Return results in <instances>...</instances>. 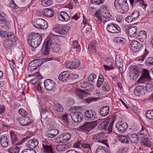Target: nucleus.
Segmentation results:
<instances>
[{
	"label": "nucleus",
	"mask_w": 153,
	"mask_h": 153,
	"mask_svg": "<svg viewBox=\"0 0 153 153\" xmlns=\"http://www.w3.org/2000/svg\"><path fill=\"white\" fill-rule=\"evenodd\" d=\"M41 35L37 33H32L27 37V41L33 51L37 48L40 44L42 40Z\"/></svg>",
	"instance_id": "f257e3e1"
},
{
	"label": "nucleus",
	"mask_w": 153,
	"mask_h": 153,
	"mask_svg": "<svg viewBox=\"0 0 153 153\" xmlns=\"http://www.w3.org/2000/svg\"><path fill=\"white\" fill-rule=\"evenodd\" d=\"M114 5L115 9L121 13H126L129 9L128 5L126 0H115Z\"/></svg>",
	"instance_id": "f03ea898"
},
{
	"label": "nucleus",
	"mask_w": 153,
	"mask_h": 153,
	"mask_svg": "<svg viewBox=\"0 0 153 153\" xmlns=\"http://www.w3.org/2000/svg\"><path fill=\"white\" fill-rule=\"evenodd\" d=\"M32 24L36 28L42 30L46 29L48 26L47 22L44 19L40 18L34 19Z\"/></svg>",
	"instance_id": "7ed1b4c3"
},
{
	"label": "nucleus",
	"mask_w": 153,
	"mask_h": 153,
	"mask_svg": "<svg viewBox=\"0 0 153 153\" xmlns=\"http://www.w3.org/2000/svg\"><path fill=\"white\" fill-rule=\"evenodd\" d=\"M94 15L95 17L97 19V20L100 24L103 22V24H104L107 20H105L103 18L108 19L111 16V15L108 13H102L101 15L100 12L99 11H96Z\"/></svg>",
	"instance_id": "20e7f679"
},
{
	"label": "nucleus",
	"mask_w": 153,
	"mask_h": 153,
	"mask_svg": "<svg viewBox=\"0 0 153 153\" xmlns=\"http://www.w3.org/2000/svg\"><path fill=\"white\" fill-rule=\"evenodd\" d=\"M151 85L147 84L145 87L143 85H138L136 87L134 91V94L137 96H142L145 94L146 90H147Z\"/></svg>",
	"instance_id": "39448f33"
},
{
	"label": "nucleus",
	"mask_w": 153,
	"mask_h": 153,
	"mask_svg": "<svg viewBox=\"0 0 153 153\" xmlns=\"http://www.w3.org/2000/svg\"><path fill=\"white\" fill-rule=\"evenodd\" d=\"M42 64L40 59H36L31 61L28 65L27 69L29 71H32L39 67Z\"/></svg>",
	"instance_id": "423d86ee"
},
{
	"label": "nucleus",
	"mask_w": 153,
	"mask_h": 153,
	"mask_svg": "<svg viewBox=\"0 0 153 153\" xmlns=\"http://www.w3.org/2000/svg\"><path fill=\"white\" fill-rule=\"evenodd\" d=\"M107 30L109 33H118L120 32L121 30L119 26L117 24L110 23L108 24L106 27Z\"/></svg>",
	"instance_id": "0eeeda50"
},
{
	"label": "nucleus",
	"mask_w": 153,
	"mask_h": 153,
	"mask_svg": "<svg viewBox=\"0 0 153 153\" xmlns=\"http://www.w3.org/2000/svg\"><path fill=\"white\" fill-rule=\"evenodd\" d=\"M142 74L138 80V83H143L146 81H150L151 78L149 74V71L147 69H144L142 71Z\"/></svg>",
	"instance_id": "6e6552de"
},
{
	"label": "nucleus",
	"mask_w": 153,
	"mask_h": 153,
	"mask_svg": "<svg viewBox=\"0 0 153 153\" xmlns=\"http://www.w3.org/2000/svg\"><path fill=\"white\" fill-rule=\"evenodd\" d=\"M95 127L94 123L92 122H86L83 124V125L80 126L79 130L83 132L89 131L93 129Z\"/></svg>",
	"instance_id": "1a4fd4ad"
},
{
	"label": "nucleus",
	"mask_w": 153,
	"mask_h": 153,
	"mask_svg": "<svg viewBox=\"0 0 153 153\" xmlns=\"http://www.w3.org/2000/svg\"><path fill=\"white\" fill-rule=\"evenodd\" d=\"M84 116V118L87 120H93L97 119L96 113L91 110L85 112Z\"/></svg>",
	"instance_id": "9d476101"
},
{
	"label": "nucleus",
	"mask_w": 153,
	"mask_h": 153,
	"mask_svg": "<svg viewBox=\"0 0 153 153\" xmlns=\"http://www.w3.org/2000/svg\"><path fill=\"white\" fill-rule=\"evenodd\" d=\"M129 45L131 49L135 51L136 52H138L142 48L143 44L142 43L140 44L136 40H133L130 42Z\"/></svg>",
	"instance_id": "9b49d317"
},
{
	"label": "nucleus",
	"mask_w": 153,
	"mask_h": 153,
	"mask_svg": "<svg viewBox=\"0 0 153 153\" xmlns=\"http://www.w3.org/2000/svg\"><path fill=\"white\" fill-rule=\"evenodd\" d=\"M16 41V38L14 36L6 39L3 42V45L4 48L7 50L10 49L13 47V43Z\"/></svg>",
	"instance_id": "f8f14e48"
},
{
	"label": "nucleus",
	"mask_w": 153,
	"mask_h": 153,
	"mask_svg": "<svg viewBox=\"0 0 153 153\" xmlns=\"http://www.w3.org/2000/svg\"><path fill=\"white\" fill-rule=\"evenodd\" d=\"M124 29L126 33H128V36L131 37H135L137 34V27H136L126 26Z\"/></svg>",
	"instance_id": "ddd939ff"
},
{
	"label": "nucleus",
	"mask_w": 153,
	"mask_h": 153,
	"mask_svg": "<svg viewBox=\"0 0 153 153\" xmlns=\"http://www.w3.org/2000/svg\"><path fill=\"white\" fill-rule=\"evenodd\" d=\"M71 138V136L69 133H64L59 135L57 138V141L58 143H63L68 142Z\"/></svg>",
	"instance_id": "4468645a"
},
{
	"label": "nucleus",
	"mask_w": 153,
	"mask_h": 153,
	"mask_svg": "<svg viewBox=\"0 0 153 153\" xmlns=\"http://www.w3.org/2000/svg\"><path fill=\"white\" fill-rule=\"evenodd\" d=\"M43 151L46 153H54L53 149V145L49 144L46 140H44L42 143Z\"/></svg>",
	"instance_id": "2eb2a0df"
},
{
	"label": "nucleus",
	"mask_w": 153,
	"mask_h": 153,
	"mask_svg": "<svg viewBox=\"0 0 153 153\" xmlns=\"http://www.w3.org/2000/svg\"><path fill=\"white\" fill-rule=\"evenodd\" d=\"M53 30L54 32L61 35L65 34L68 31V29L60 25L54 27L53 28Z\"/></svg>",
	"instance_id": "dca6fc26"
},
{
	"label": "nucleus",
	"mask_w": 153,
	"mask_h": 153,
	"mask_svg": "<svg viewBox=\"0 0 153 153\" xmlns=\"http://www.w3.org/2000/svg\"><path fill=\"white\" fill-rule=\"evenodd\" d=\"M116 127L119 133H123L128 128V125L126 123L119 121L116 124Z\"/></svg>",
	"instance_id": "f3484780"
},
{
	"label": "nucleus",
	"mask_w": 153,
	"mask_h": 153,
	"mask_svg": "<svg viewBox=\"0 0 153 153\" xmlns=\"http://www.w3.org/2000/svg\"><path fill=\"white\" fill-rule=\"evenodd\" d=\"M71 117L74 122L80 123L83 119V115L82 113L77 111L72 113L71 114Z\"/></svg>",
	"instance_id": "a211bd4d"
},
{
	"label": "nucleus",
	"mask_w": 153,
	"mask_h": 153,
	"mask_svg": "<svg viewBox=\"0 0 153 153\" xmlns=\"http://www.w3.org/2000/svg\"><path fill=\"white\" fill-rule=\"evenodd\" d=\"M105 134L103 133H97L94 135L93 139L94 140H98V142H100L106 145H108L107 140L105 139H102L104 138Z\"/></svg>",
	"instance_id": "6ab92c4d"
},
{
	"label": "nucleus",
	"mask_w": 153,
	"mask_h": 153,
	"mask_svg": "<svg viewBox=\"0 0 153 153\" xmlns=\"http://www.w3.org/2000/svg\"><path fill=\"white\" fill-rule=\"evenodd\" d=\"M44 83L45 87L47 90L50 91L54 89L55 83L53 80L50 79H47L44 81Z\"/></svg>",
	"instance_id": "aec40b11"
},
{
	"label": "nucleus",
	"mask_w": 153,
	"mask_h": 153,
	"mask_svg": "<svg viewBox=\"0 0 153 153\" xmlns=\"http://www.w3.org/2000/svg\"><path fill=\"white\" fill-rule=\"evenodd\" d=\"M10 136L12 143L15 144L16 145L22 144L23 142L27 140V139L29 138V137H27L26 138H24L21 142L15 143L18 140V138L14 132L11 131Z\"/></svg>",
	"instance_id": "412c9836"
},
{
	"label": "nucleus",
	"mask_w": 153,
	"mask_h": 153,
	"mask_svg": "<svg viewBox=\"0 0 153 153\" xmlns=\"http://www.w3.org/2000/svg\"><path fill=\"white\" fill-rule=\"evenodd\" d=\"M58 19L62 22H68L70 19V16L65 11H62L58 13Z\"/></svg>",
	"instance_id": "4be33fe9"
},
{
	"label": "nucleus",
	"mask_w": 153,
	"mask_h": 153,
	"mask_svg": "<svg viewBox=\"0 0 153 153\" xmlns=\"http://www.w3.org/2000/svg\"><path fill=\"white\" fill-rule=\"evenodd\" d=\"M33 121L28 117H22L19 119V123L20 125L23 126L28 125L31 123Z\"/></svg>",
	"instance_id": "5701e85b"
},
{
	"label": "nucleus",
	"mask_w": 153,
	"mask_h": 153,
	"mask_svg": "<svg viewBox=\"0 0 153 153\" xmlns=\"http://www.w3.org/2000/svg\"><path fill=\"white\" fill-rule=\"evenodd\" d=\"M70 72L65 71L60 74L58 77L59 80L62 82L67 81L70 79Z\"/></svg>",
	"instance_id": "b1692460"
},
{
	"label": "nucleus",
	"mask_w": 153,
	"mask_h": 153,
	"mask_svg": "<svg viewBox=\"0 0 153 153\" xmlns=\"http://www.w3.org/2000/svg\"><path fill=\"white\" fill-rule=\"evenodd\" d=\"M35 76V78L31 79L30 82L33 85H34L39 82V81L42 78V76L39 72H36L31 75H29V77L30 76Z\"/></svg>",
	"instance_id": "393cba45"
},
{
	"label": "nucleus",
	"mask_w": 153,
	"mask_h": 153,
	"mask_svg": "<svg viewBox=\"0 0 153 153\" xmlns=\"http://www.w3.org/2000/svg\"><path fill=\"white\" fill-rule=\"evenodd\" d=\"M0 21L1 22V24H3V25H1V27H4V29L7 30L9 29V27L8 26V22L6 21L4 14V13H0Z\"/></svg>",
	"instance_id": "a878e982"
},
{
	"label": "nucleus",
	"mask_w": 153,
	"mask_h": 153,
	"mask_svg": "<svg viewBox=\"0 0 153 153\" xmlns=\"http://www.w3.org/2000/svg\"><path fill=\"white\" fill-rule=\"evenodd\" d=\"M38 141L36 139H31L28 140L27 143V146L30 149H35L38 146Z\"/></svg>",
	"instance_id": "bb28decb"
},
{
	"label": "nucleus",
	"mask_w": 153,
	"mask_h": 153,
	"mask_svg": "<svg viewBox=\"0 0 153 153\" xmlns=\"http://www.w3.org/2000/svg\"><path fill=\"white\" fill-rule=\"evenodd\" d=\"M0 36L1 38H5L6 39L10 38L12 36H15L12 33L4 30H1L0 31Z\"/></svg>",
	"instance_id": "cd10ccee"
},
{
	"label": "nucleus",
	"mask_w": 153,
	"mask_h": 153,
	"mask_svg": "<svg viewBox=\"0 0 153 153\" xmlns=\"http://www.w3.org/2000/svg\"><path fill=\"white\" fill-rule=\"evenodd\" d=\"M111 118L108 117L104 121L102 122L99 125L98 128L100 130L105 129L111 121Z\"/></svg>",
	"instance_id": "c85d7f7f"
},
{
	"label": "nucleus",
	"mask_w": 153,
	"mask_h": 153,
	"mask_svg": "<svg viewBox=\"0 0 153 153\" xmlns=\"http://www.w3.org/2000/svg\"><path fill=\"white\" fill-rule=\"evenodd\" d=\"M146 33L144 30L141 31L137 37L138 40L141 43H143L145 41L146 38Z\"/></svg>",
	"instance_id": "c756f323"
},
{
	"label": "nucleus",
	"mask_w": 153,
	"mask_h": 153,
	"mask_svg": "<svg viewBox=\"0 0 153 153\" xmlns=\"http://www.w3.org/2000/svg\"><path fill=\"white\" fill-rule=\"evenodd\" d=\"M42 14L47 17H51L53 16V11L51 9L47 8L42 11Z\"/></svg>",
	"instance_id": "7c9ffc66"
},
{
	"label": "nucleus",
	"mask_w": 153,
	"mask_h": 153,
	"mask_svg": "<svg viewBox=\"0 0 153 153\" xmlns=\"http://www.w3.org/2000/svg\"><path fill=\"white\" fill-rule=\"evenodd\" d=\"M53 110L56 114L61 113L63 111L64 108L62 105L59 103H54Z\"/></svg>",
	"instance_id": "2f4dec72"
},
{
	"label": "nucleus",
	"mask_w": 153,
	"mask_h": 153,
	"mask_svg": "<svg viewBox=\"0 0 153 153\" xmlns=\"http://www.w3.org/2000/svg\"><path fill=\"white\" fill-rule=\"evenodd\" d=\"M109 111V108L108 106H103L100 109V114L102 116L104 117L108 115Z\"/></svg>",
	"instance_id": "473e14b6"
},
{
	"label": "nucleus",
	"mask_w": 153,
	"mask_h": 153,
	"mask_svg": "<svg viewBox=\"0 0 153 153\" xmlns=\"http://www.w3.org/2000/svg\"><path fill=\"white\" fill-rule=\"evenodd\" d=\"M55 43L53 42L52 37L50 36L47 37L44 41L43 45H46L47 47L49 48L51 47L52 46H53Z\"/></svg>",
	"instance_id": "72a5a7b5"
},
{
	"label": "nucleus",
	"mask_w": 153,
	"mask_h": 153,
	"mask_svg": "<svg viewBox=\"0 0 153 153\" xmlns=\"http://www.w3.org/2000/svg\"><path fill=\"white\" fill-rule=\"evenodd\" d=\"M0 143L3 147L6 148L8 145V140L6 136H2L0 138Z\"/></svg>",
	"instance_id": "f704fd0d"
},
{
	"label": "nucleus",
	"mask_w": 153,
	"mask_h": 153,
	"mask_svg": "<svg viewBox=\"0 0 153 153\" xmlns=\"http://www.w3.org/2000/svg\"><path fill=\"white\" fill-rule=\"evenodd\" d=\"M140 72L139 71L135 70L134 68L131 70L129 73L130 76L133 79L137 78L139 76Z\"/></svg>",
	"instance_id": "c9c22d12"
},
{
	"label": "nucleus",
	"mask_w": 153,
	"mask_h": 153,
	"mask_svg": "<svg viewBox=\"0 0 153 153\" xmlns=\"http://www.w3.org/2000/svg\"><path fill=\"white\" fill-rule=\"evenodd\" d=\"M129 137L128 135H119L117 139L119 141L123 143H128Z\"/></svg>",
	"instance_id": "e433bc0d"
},
{
	"label": "nucleus",
	"mask_w": 153,
	"mask_h": 153,
	"mask_svg": "<svg viewBox=\"0 0 153 153\" xmlns=\"http://www.w3.org/2000/svg\"><path fill=\"white\" fill-rule=\"evenodd\" d=\"M128 139L131 143H137L139 140V137L136 134H133L130 135Z\"/></svg>",
	"instance_id": "4c0bfd02"
},
{
	"label": "nucleus",
	"mask_w": 153,
	"mask_h": 153,
	"mask_svg": "<svg viewBox=\"0 0 153 153\" xmlns=\"http://www.w3.org/2000/svg\"><path fill=\"white\" fill-rule=\"evenodd\" d=\"M59 133V131L55 129H53L50 130L47 134L49 137L53 138L55 137Z\"/></svg>",
	"instance_id": "58836bf2"
},
{
	"label": "nucleus",
	"mask_w": 153,
	"mask_h": 153,
	"mask_svg": "<svg viewBox=\"0 0 153 153\" xmlns=\"http://www.w3.org/2000/svg\"><path fill=\"white\" fill-rule=\"evenodd\" d=\"M76 95L79 97L81 99L85 96L87 95L86 93L83 91L79 89H76L75 91Z\"/></svg>",
	"instance_id": "ea45409f"
},
{
	"label": "nucleus",
	"mask_w": 153,
	"mask_h": 153,
	"mask_svg": "<svg viewBox=\"0 0 153 153\" xmlns=\"http://www.w3.org/2000/svg\"><path fill=\"white\" fill-rule=\"evenodd\" d=\"M96 153H109V152L105 148L102 146H100L97 148Z\"/></svg>",
	"instance_id": "a19ab883"
},
{
	"label": "nucleus",
	"mask_w": 153,
	"mask_h": 153,
	"mask_svg": "<svg viewBox=\"0 0 153 153\" xmlns=\"http://www.w3.org/2000/svg\"><path fill=\"white\" fill-rule=\"evenodd\" d=\"M52 0H42L41 4L44 7H47L51 6L53 4Z\"/></svg>",
	"instance_id": "79ce46f5"
},
{
	"label": "nucleus",
	"mask_w": 153,
	"mask_h": 153,
	"mask_svg": "<svg viewBox=\"0 0 153 153\" xmlns=\"http://www.w3.org/2000/svg\"><path fill=\"white\" fill-rule=\"evenodd\" d=\"M19 148L17 146L11 147L8 149L9 153H18L19 152Z\"/></svg>",
	"instance_id": "37998d69"
},
{
	"label": "nucleus",
	"mask_w": 153,
	"mask_h": 153,
	"mask_svg": "<svg viewBox=\"0 0 153 153\" xmlns=\"http://www.w3.org/2000/svg\"><path fill=\"white\" fill-rule=\"evenodd\" d=\"M83 23L85 25H86L85 27L87 26L85 28V33L87 34H89L90 33V31L91 29V25L88 24V22L85 21L84 18L83 20Z\"/></svg>",
	"instance_id": "c03bdc74"
},
{
	"label": "nucleus",
	"mask_w": 153,
	"mask_h": 153,
	"mask_svg": "<svg viewBox=\"0 0 153 153\" xmlns=\"http://www.w3.org/2000/svg\"><path fill=\"white\" fill-rule=\"evenodd\" d=\"M49 47L46 46L45 45H43L41 49L42 53L45 55H46L49 53Z\"/></svg>",
	"instance_id": "a18cd8bd"
},
{
	"label": "nucleus",
	"mask_w": 153,
	"mask_h": 153,
	"mask_svg": "<svg viewBox=\"0 0 153 153\" xmlns=\"http://www.w3.org/2000/svg\"><path fill=\"white\" fill-rule=\"evenodd\" d=\"M146 117L150 120H153V110H148L146 113Z\"/></svg>",
	"instance_id": "49530a36"
},
{
	"label": "nucleus",
	"mask_w": 153,
	"mask_h": 153,
	"mask_svg": "<svg viewBox=\"0 0 153 153\" xmlns=\"http://www.w3.org/2000/svg\"><path fill=\"white\" fill-rule=\"evenodd\" d=\"M102 89L105 91H109L110 90V88L108 82L106 81L103 84V85L102 86Z\"/></svg>",
	"instance_id": "de8ad7c7"
},
{
	"label": "nucleus",
	"mask_w": 153,
	"mask_h": 153,
	"mask_svg": "<svg viewBox=\"0 0 153 153\" xmlns=\"http://www.w3.org/2000/svg\"><path fill=\"white\" fill-rule=\"evenodd\" d=\"M122 59H118L117 57L116 58V64L117 66L119 67V68L120 70L121 73H122L123 72V71H121L120 68H122L123 67V64H122Z\"/></svg>",
	"instance_id": "09e8293b"
},
{
	"label": "nucleus",
	"mask_w": 153,
	"mask_h": 153,
	"mask_svg": "<svg viewBox=\"0 0 153 153\" xmlns=\"http://www.w3.org/2000/svg\"><path fill=\"white\" fill-rule=\"evenodd\" d=\"M130 15L134 21L139 16V11L137 10H135Z\"/></svg>",
	"instance_id": "8fccbe9b"
},
{
	"label": "nucleus",
	"mask_w": 153,
	"mask_h": 153,
	"mask_svg": "<svg viewBox=\"0 0 153 153\" xmlns=\"http://www.w3.org/2000/svg\"><path fill=\"white\" fill-rule=\"evenodd\" d=\"M146 65L147 66L153 65V58L149 57L147 58L145 61Z\"/></svg>",
	"instance_id": "3c124183"
},
{
	"label": "nucleus",
	"mask_w": 153,
	"mask_h": 153,
	"mask_svg": "<svg viewBox=\"0 0 153 153\" xmlns=\"http://www.w3.org/2000/svg\"><path fill=\"white\" fill-rule=\"evenodd\" d=\"M115 120L114 119V118H111V121L109 123V126L108 128V130L109 133H111L112 131V126L113 124V123L115 121Z\"/></svg>",
	"instance_id": "603ef678"
},
{
	"label": "nucleus",
	"mask_w": 153,
	"mask_h": 153,
	"mask_svg": "<svg viewBox=\"0 0 153 153\" xmlns=\"http://www.w3.org/2000/svg\"><path fill=\"white\" fill-rule=\"evenodd\" d=\"M82 147L85 149H87V150L90 149L91 150V145L89 143H87L85 142H84L83 141Z\"/></svg>",
	"instance_id": "864d4df0"
},
{
	"label": "nucleus",
	"mask_w": 153,
	"mask_h": 153,
	"mask_svg": "<svg viewBox=\"0 0 153 153\" xmlns=\"http://www.w3.org/2000/svg\"><path fill=\"white\" fill-rule=\"evenodd\" d=\"M148 50L146 48H145L143 55L140 57V58L138 59V60L139 61H143L147 55L148 54Z\"/></svg>",
	"instance_id": "5fc2aeb1"
},
{
	"label": "nucleus",
	"mask_w": 153,
	"mask_h": 153,
	"mask_svg": "<svg viewBox=\"0 0 153 153\" xmlns=\"http://www.w3.org/2000/svg\"><path fill=\"white\" fill-rule=\"evenodd\" d=\"M110 60H111V59ZM110 62V65H103L104 68L106 71H109L110 70H113L114 68V67L113 66L112 62L111 61Z\"/></svg>",
	"instance_id": "6e6d98bb"
},
{
	"label": "nucleus",
	"mask_w": 153,
	"mask_h": 153,
	"mask_svg": "<svg viewBox=\"0 0 153 153\" xmlns=\"http://www.w3.org/2000/svg\"><path fill=\"white\" fill-rule=\"evenodd\" d=\"M51 48H52L53 51L56 53L58 52L60 50V48L59 45L57 43H55L53 46H52Z\"/></svg>",
	"instance_id": "4d7b16f0"
},
{
	"label": "nucleus",
	"mask_w": 153,
	"mask_h": 153,
	"mask_svg": "<svg viewBox=\"0 0 153 153\" xmlns=\"http://www.w3.org/2000/svg\"><path fill=\"white\" fill-rule=\"evenodd\" d=\"M73 45L74 48H76V51L77 52H79L80 48V45H79L78 42L77 41H74L73 42Z\"/></svg>",
	"instance_id": "13d9d810"
},
{
	"label": "nucleus",
	"mask_w": 153,
	"mask_h": 153,
	"mask_svg": "<svg viewBox=\"0 0 153 153\" xmlns=\"http://www.w3.org/2000/svg\"><path fill=\"white\" fill-rule=\"evenodd\" d=\"M80 65V62L78 61L72 62L71 69H74L78 67Z\"/></svg>",
	"instance_id": "bf43d9fd"
},
{
	"label": "nucleus",
	"mask_w": 153,
	"mask_h": 153,
	"mask_svg": "<svg viewBox=\"0 0 153 153\" xmlns=\"http://www.w3.org/2000/svg\"><path fill=\"white\" fill-rule=\"evenodd\" d=\"M96 77V76L94 74H92L90 75L88 77V80L89 83L93 82L94 80Z\"/></svg>",
	"instance_id": "052dcab7"
},
{
	"label": "nucleus",
	"mask_w": 153,
	"mask_h": 153,
	"mask_svg": "<svg viewBox=\"0 0 153 153\" xmlns=\"http://www.w3.org/2000/svg\"><path fill=\"white\" fill-rule=\"evenodd\" d=\"M134 2L136 4L141 5L144 8H146L147 6V4L144 3L143 0H135Z\"/></svg>",
	"instance_id": "680f3d73"
},
{
	"label": "nucleus",
	"mask_w": 153,
	"mask_h": 153,
	"mask_svg": "<svg viewBox=\"0 0 153 153\" xmlns=\"http://www.w3.org/2000/svg\"><path fill=\"white\" fill-rule=\"evenodd\" d=\"M104 0H91V1L92 4L96 5H99L102 3Z\"/></svg>",
	"instance_id": "e2e57ef3"
},
{
	"label": "nucleus",
	"mask_w": 153,
	"mask_h": 153,
	"mask_svg": "<svg viewBox=\"0 0 153 153\" xmlns=\"http://www.w3.org/2000/svg\"><path fill=\"white\" fill-rule=\"evenodd\" d=\"M19 112L22 117H24L28 114L27 112L24 109H20L19 111Z\"/></svg>",
	"instance_id": "0e129e2a"
},
{
	"label": "nucleus",
	"mask_w": 153,
	"mask_h": 153,
	"mask_svg": "<svg viewBox=\"0 0 153 153\" xmlns=\"http://www.w3.org/2000/svg\"><path fill=\"white\" fill-rule=\"evenodd\" d=\"M140 126L141 128V129L140 132V134L146 135L148 133V130L147 129L144 128L142 126Z\"/></svg>",
	"instance_id": "69168bd1"
},
{
	"label": "nucleus",
	"mask_w": 153,
	"mask_h": 153,
	"mask_svg": "<svg viewBox=\"0 0 153 153\" xmlns=\"http://www.w3.org/2000/svg\"><path fill=\"white\" fill-rule=\"evenodd\" d=\"M83 141H78L74 145V146L75 148H79L82 147Z\"/></svg>",
	"instance_id": "338daca9"
},
{
	"label": "nucleus",
	"mask_w": 153,
	"mask_h": 153,
	"mask_svg": "<svg viewBox=\"0 0 153 153\" xmlns=\"http://www.w3.org/2000/svg\"><path fill=\"white\" fill-rule=\"evenodd\" d=\"M21 153H36L35 151L31 149H25Z\"/></svg>",
	"instance_id": "774afa93"
}]
</instances>
